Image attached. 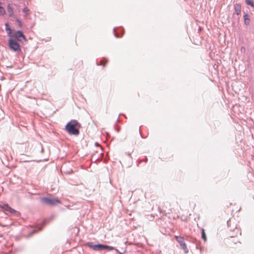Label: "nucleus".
I'll use <instances>...</instances> for the list:
<instances>
[{"label": "nucleus", "mask_w": 254, "mask_h": 254, "mask_svg": "<svg viewBox=\"0 0 254 254\" xmlns=\"http://www.w3.org/2000/svg\"><path fill=\"white\" fill-rule=\"evenodd\" d=\"M79 127L80 124L75 120H71L65 127V130L71 135H77L79 131L76 127Z\"/></svg>", "instance_id": "nucleus-1"}, {"label": "nucleus", "mask_w": 254, "mask_h": 254, "mask_svg": "<svg viewBox=\"0 0 254 254\" xmlns=\"http://www.w3.org/2000/svg\"><path fill=\"white\" fill-rule=\"evenodd\" d=\"M41 202L43 204L54 206L61 203L60 201L58 198H51L50 197H42L40 199Z\"/></svg>", "instance_id": "nucleus-2"}, {"label": "nucleus", "mask_w": 254, "mask_h": 254, "mask_svg": "<svg viewBox=\"0 0 254 254\" xmlns=\"http://www.w3.org/2000/svg\"><path fill=\"white\" fill-rule=\"evenodd\" d=\"M8 45L10 49L14 52H19L21 51L19 44L14 41L12 38L9 39Z\"/></svg>", "instance_id": "nucleus-3"}, {"label": "nucleus", "mask_w": 254, "mask_h": 254, "mask_svg": "<svg viewBox=\"0 0 254 254\" xmlns=\"http://www.w3.org/2000/svg\"><path fill=\"white\" fill-rule=\"evenodd\" d=\"M0 207H1L6 213H9L14 215L18 214L17 211L10 207L7 203L0 204Z\"/></svg>", "instance_id": "nucleus-4"}, {"label": "nucleus", "mask_w": 254, "mask_h": 254, "mask_svg": "<svg viewBox=\"0 0 254 254\" xmlns=\"http://www.w3.org/2000/svg\"><path fill=\"white\" fill-rule=\"evenodd\" d=\"M175 238L177 242L180 244L181 247L183 249L185 253H188L189 250L187 248V245L184 241V238L181 236H175Z\"/></svg>", "instance_id": "nucleus-5"}, {"label": "nucleus", "mask_w": 254, "mask_h": 254, "mask_svg": "<svg viewBox=\"0 0 254 254\" xmlns=\"http://www.w3.org/2000/svg\"><path fill=\"white\" fill-rule=\"evenodd\" d=\"M86 245L89 248L92 249L94 251H100L103 250L104 245L103 244H98L94 245L93 243L89 242L87 243Z\"/></svg>", "instance_id": "nucleus-6"}, {"label": "nucleus", "mask_w": 254, "mask_h": 254, "mask_svg": "<svg viewBox=\"0 0 254 254\" xmlns=\"http://www.w3.org/2000/svg\"><path fill=\"white\" fill-rule=\"evenodd\" d=\"M13 38L20 42L26 40L25 36L21 31H17L14 34Z\"/></svg>", "instance_id": "nucleus-7"}, {"label": "nucleus", "mask_w": 254, "mask_h": 254, "mask_svg": "<svg viewBox=\"0 0 254 254\" xmlns=\"http://www.w3.org/2000/svg\"><path fill=\"white\" fill-rule=\"evenodd\" d=\"M235 11L237 15H239L241 11V5L240 4L235 5Z\"/></svg>", "instance_id": "nucleus-8"}, {"label": "nucleus", "mask_w": 254, "mask_h": 254, "mask_svg": "<svg viewBox=\"0 0 254 254\" xmlns=\"http://www.w3.org/2000/svg\"><path fill=\"white\" fill-rule=\"evenodd\" d=\"M245 23L247 25L250 23V16L248 14H246L244 16Z\"/></svg>", "instance_id": "nucleus-9"}, {"label": "nucleus", "mask_w": 254, "mask_h": 254, "mask_svg": "<svg viewBox=\"0 0 254 254\" xmlns=\"http://www.w3.org/2000/svg\"><path fill=\"white\" fill-rule=\"evenodd\" d=\"M103 250H116L117 252H119L117 249H116L114 247L112 246H109L107 245H104Z\"/></svg>", "instance_id": "nucleus-10"}, {"label": "nucleus", "mask_w": 254, "mask_h": 254, "mask_svg": "<svg viewBox=\"0 0 254 254\" xmlns=\"http://www.w3.org/2000/svg\"><path fill=\"white\" fill-rule=\"evenodd\" d=\"M5 30L7 31L8 34L9 35L10 34H11V30L9 26L8 23H5Z\"/></svg>", "instance_id": "nucleus-11"}, {"label": "nucleus", "mask_w": 254, "mask_h": 254, "mask_svg": "<svg viewBox=\"0 0 254 254\" xmlns=\"http://www.w3.org/2000/svg\"><path fill=\"white\" fill-rule=\"evenodd\" d=\"M201 238L205 242L206 241V236L203 229H201Z\"/></svg>", "instance_id": "nucleus-12"}, {"label": "nucleus", "mask_w": 254, "mask_h": 254, "mask_svg": "<svg viewBox=\"0 0 254 254\" xmlns=\"http://www.w3.org/2000/svg\"><path fill=\"white\" fill-rule=\"evenodd\" d=\"M247 4L251 5L252 7L254 8V3L253 0H245Z\"/></svg>", "instance_id": "nucleus-13"}, {"label": "nucleus", "mask_w": 254, "mask_h": 254, "mask_svg": "<svg viewBox=\"0 0 254 254\" xmlns=\"http://www.w3.org/2000/svg\"><path fill=\"white\" fill-rule=\"evenodd\" d=\"M7 11L9 13V15L10 16H12L13 15V12L12 8L9 6H7Z\"/></svg>", "instance_id": "nucleus-14"}, {"label": "nucleus", "mask_w": 254, "mask_h": 254, "mask_svg": "<svg viewBox=\"0 0 254 254\" xmlns=\"http://www.w3.org/2000/svg\"><path fill=\"white\" fill-rule=\"evenodd\" d=\"M22 11L23 12H24L25 13V16H26L28 14V12L29 11V9H28V7H25L23 9Z\"/></svg>", "instance_id": "nucleus-15"}, {"label": "nucleus", "mask_w": 254, "mask_h": 254, "mask_svg": "<svg viewBox=\"0 0 254 254\" xmlns=\"http://www.w3.org/2000/svg\"><path fill=\"white\" fill-rule=\"evenodd\" d=\"M5 12V11H4V8L1 7V6H0V14L2 15Z\"/></svg>", "instance_id": "nucleus-16"}, {"label": "nucleus", "mask_w": 254, "mask_h": 254, "mask_svg": "<svg viewBox=\"0 0 254 254\" xmlns=\"http://www.w3.org/2000/svg\"><path fill=\"white\" fill-rule=\"evenodd\" d=\"M18 22L19 23V24H21V22L19 20H18Z\"/></svg>", "instance_id": "nucleus-17"}, {"label": "nucleus", "mask_w": 254, "mask_h": 254, "mask_svg": "<svg viewBox=\"0 0 254 254\" xmlns=\"http://www.w3.org/2000/svg\"><path fill=\"white\" fill-rule=\"evenodd\" d=\"M36 231V230H34L33 233H35Z\"/></svg>", "instance_id": "nucleus-18"}, {"label": "nucleus", "mask_w": 254, "mask_h": 254, "mask_svg": "<svg viewBox=\"0 0 254 254\" xmlns=\"http://www.w3.org/2000/svg\"><path fill=\"white\" fill-rule=\"evenodd\" d=\"M253 199H254V197H253Z\"/></svg>", "instance_id": "nucleus-19"}]
</instances>
